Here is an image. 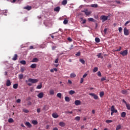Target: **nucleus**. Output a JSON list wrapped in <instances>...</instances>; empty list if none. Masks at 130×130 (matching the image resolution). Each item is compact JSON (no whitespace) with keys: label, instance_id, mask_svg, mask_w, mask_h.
Wrapping results in <instances>:
<instances>
[{"label":"nucleus","instance_id":"f257e3e1","mask_svg":"<svg viewBox=\"0 0 130 130\" xmlns=\"http://www.w3.org/2000/svg\"><path fill=\"white\" fill-rule=\"evenodd\" d=\"M28 86H32V84H36L38 82V79L29 78L28 80L25 81Z\"/></svg>","mask_w":130,"mask_h":130},{"label":"nucleus","instance_id":"f03ea898","mask_svg":"<svg viewBox=\"0 0 130 130\" xmlns=\"http://www.w3.org/2000/svg\"><path fill=\"white\" fill-rule=\"evenodd\" d=\"M82 13H84L86 16H89L92 14V12L88 11V9H85L83 11H82Z\"/></svg>","mask_w":130,"mask_h":130},{"label":"nucleus","instance_id":"7ed1b4c3","mask_svg":"<svg viewBox=\"0 0 130 130\" xmlns=\"http://www.w3.org/2000/svg\"><path fill=\"white\" fill-rule=\"evenodd\" d=\"M101 20H103V22H105V21H107V20H108V16L102 15L101 16Z\"/></svg>","mask_w":130,"mask_h":130},{"label":"nucleus","instance_id":"20e7f679","mask_svg":"<svg viewBox=\"0 0 130 130\" xmlns=\"http://www.w3.org/2000/svg\"><path fill=\"white\" fill-rule=\"evenodd\" d=\"M127 50H125L123 51L122 52H120V54H121L122 56H125V55H127Z\"/></svg>","mask_w":130,"mask_h":130},{"label":"nucleus","instance_id":"39448f33","mask_svg":"<svg viewBox=\"0 0 130 130\" xmlns=\"http://www.w3.org/2000/svg\"><path fill=\"white\" fill-rule=\"evenodd\" d=\"M124 34L126 36H127L129 34V31H128V29L126 28V27H124Z\"/></svg>","mask_w":130,"mask_h":130},{"label":"nucleus","instance_id":"423d86ee","mask_svg":"<svg viewBox=\"0 0 130 130\" xmlns=\"http://www.w3.org/2000/svg\"><path fill=\"white\" fill-rule=\"evenodd\" d=\"M89 95L90 96H92V97H93L95 100H97V99H98V95L95 94V93H89Z\"/></svg>","mask_w":130,"mask_h":130},{"label":"nucleus","instance_id":"0eeeda50","mask_svg":"<svg viewBox=\"0 0 130 130\" xmlns=\"http://www.w3.org/2000/svg\"><path fill=\"white\" fill-rule=\"evenodd\" d=\"M111 111L114 112V113H117V110H116L114 106H112L111 108Z\"/></svg>","mask_w":130,"mask_h":130},{"label":"nucleus","instance_id":"6e6552de","mask_svg":"<svg viewBox=\"0 0 130 130\" xmlns=\"http://www.w3.org/2000/svg\"><path fill=\"white\" fill-rule=\"evenodd\" d=\"M44 95V93L42 92H40L38 94V98H40V99L43 98V96Z\"/></svg>","mask_w":130,"mask_h":130},{"label":"nucleus","instance_id":"1a4fd4ad","mask_svg":"<svg viewBox=\"0 0 130 130\" xmlns=\"http://www.w3.org/2000/svg\"><path fill=\"white\" fill-rule=\"evenodd\" d=\"M11 85H12V83L11 82V80H10V79L7 80V81L6 82V86L7 87H10V86H11Z\"/></svg>","mask_w":130,"mask_h":130},{"label":"nucleus","instance_id":"9d476101","mask_svg":"<svg viewBox=\"0 0 130 130\" xmlns=\"http://www.w3.org/2000/svg\"><path fill=\"white\" fill-rule=\"evenodd\" d=\"M59 125L60 126H61V127H63V126H66V123H64L63 122H60L59 123Z\"/></svg>","mask_w":130,"mask_h":130},{"label":"nucleus","instance_id":"9b49d317","mask_svg":"<svg viewBox=\"0 0 130 130\" xmlns=\"http://www.w3.org/2000/svg\"><path fill=\"white\" fill-rule=\"evenodd\" d=\"M52 116L54 118H57V117H58V114H57V113H54L52 114Z\"/></svg>","mask_w":130,"mask_h":130},{"label":"nucleus","instance_id":"f8f14e48","mask_svg":"<svg viewBox=\"0 0 130 130\" xmlns=\"http://www.w3.org/2000/svg\"><path fill=\"white\" fill-rule=\"evenodd\" d=\"M75 105H81V101H79V100H76L75 102Z\"/></svg>","mask_w":130,"mask_h":130},{"label":"nucleus","instance_id":"ddd939ff","mask_svg":"<svg viewBox=\"0 0 130 130\" xmlns=\"http://www.w3.org/2000/svg\"><path fill=\"white\" fill-rule=\"evenodd\" d=\"M25 125H26V126H28V127H32V125H31V124L29 122H25Z\"/></svg>","mask_w":130,"mask_h":130},{"label":"nucleus","instance_id":"4468645a","mask_svg":"<svg viewBox=\"0 0 130 130\" xmlns=\"http://www.w3.org/2000/svg\"><path fill=\"white\" fill-rule=\"evenodd\" d=\"M17 58H18V55L15 54L12 58V60H17Z\"/></svg>","mask_w":130,"mask_h":130},{"label":"nucleus","instance_id":"2eb2a0df","mask_svg":"<svg viewBox=\"0 0 130 130\" xmlns=\"http://www.w3.org/2000/svg\"><path fill=\"white\" fill-rule=\"evenodd\" d=\"M96 56L98 57V58H103V56H102V53H100L96 55Z\"/></svg>","mask_w":130,"mask_h":130},{"label":"nucleus","instance_id":"dca6fc26","mask_svg":"<svg viewBox=\"0 0 130 130\" xmlns=\"http://www.w3.org/2000/svg\"><path fill=\"white\" fill-rule=\"evenodd\" d=\"M60 10V8L59 7H57L55 8H54V11L55 12H59Z\"/></svg>","mask_w":130,"mask_h":130},{"label":"nucleus","instance_id":"f3484780","mask_svg":"<svg viewBox=\"0 0 130 130\" xmlns=\"http://www.w3.org/2000/svg\"><path fill=\"white\" fill-rule=\"evenodd\" d=\"M75 93H76L75 90H70L69 91V94H70V95H74Z\"/></svg>","mask_w":130,"mask_h":130},{"label":"nucleus","instance_id":"a211bd4d","mask_svg":"<svg viewBox=\"0 0 130 130\" xmlns=\"http://www.w3.org/2000/svg\"><path fill=\"white\" fill-rule=\"evenodd\" d=\"M24 9L25 10H27V11H30V10H31V9H32V7H31V6H27L24 7Z\"/></svg>","mask_w":130,"mask_h":130},{"label":"nucleus","instance_id":"6ab92c4d","mask_svg":"<svg viewBox=\"0 0 130 130\" xmlns=\"http://www.w3.org/2000/svg\"><path fill=\"white\" fill-rule=\"evenodd\" d=\"M8 122H9V123H13V122H14V119L12 118H10L8 119Z\"/></svg>","mask_w":130,"mask_h":130},{"label":"nucleus","instance_id":"aec40b11","mask_svg":"<svg viewBox=\"0 0 130 130\" xmlns=\"http://www.w3.org/2000/svg\"><path fill=\"white\" fill-rule=\"evenodd\" d=\"M37 67V64L36 63L31 64L30 66V68L31 69H35Z\"/></svg>","mask_w":130,"mask_h":130},{"label":"nucleus","instance_id":"412c9836","mask_svg":"<svg viewBox=\"0 0 130 130\" xmlns=\"http://www.w3.org/2000/svg\"><path fill=\"white\" fill-rule=\"evenodd\" d=\"M68 4V1L67 0H63L62 2V5L63 6H66Z\"/></svg>","mask_w":130,"mask_h":130},{"label":"nucleus","instance_id":"4be33fe9","mask_svg":"<svg viewBox=\"0 0 130 130\" xmlns=\"http://www.w3.org/2000/svg\"><path fill=\"white\" fill-rule=\"evenodd\" d=\"M39 59L38 58H34L33 59H32V62H37L39 61Z\"/></svg>","mask_w":130,"mask_h":130},{"label":"nucleus","instance_id":"5701e85b","mask_svg":"<svg viewBox=\"0 0 130 130\" xmlns=\"http://www.w3.org/2000/svg\"><path fill=\"white\" fill-rule=\"evenodd\" d=\"M125 115H126V113L123 112L121 113V117H125Z\"/></svg>","mask_w":130,"mask_h":130},{"label":"nucleus","instance_id":"b1692460","mask_svg":"<svg viewBox=\"0 0 130 130\" xmlns=\"http://www.w3.org/2000/svg\"><path fill=\"white\" fill-rule=\"evenodd\" d=\"M49 93L50 95H54V90L53 89H51L49 91Z\"/></svg>","mask_w":130,"mask_h":130},{"label":"nucleus","instance_id":"393cba45","mask_svg":"<svg viewBox=\"0 0 130 130\" xmlns=\"http://www.w3.org/2000/svg\"><path fill=\"white\" fill-rule=\"evenodd\" d=\"M76 75L75 73H71L70 74V77L71 78H76Z\"/></svg>","mask_w":130,"mask_h":130},{"label":"nucleus","instance_id":"a878e982","mask_svg":"<svg viewBox=\"0 0 130 130\" xmlns=\"http://www.w3.org/2000/svg\"><path fill=\"white\" fill-rule=\"evenodd\" d=\"M80 20H81V21H83L82 22V24H86V22L87 21V20L86 19H83V18H81Z\"/></svg>","mask_w":130,"mask_h":130},{"label":"nucleus","instance_id":"bb28decb","mask_svg":"<svg viewBox=\"0 0 130 130\" xmlns=\"http://www.w3.org/2000/svg\"><path fill=\"white\" fill-rule=\"evenodd\" d=\"M55 72H57V69L56 68H54L53 69H51L50 70V72L51 73H54Z\"/></svg>","mask_w":130,"mask_h":130},{"label":"nucleus","instance_id":"cd10ccee","mask_svg":"<svg viewBox=\"0 0 130 130\" xmlns=\"http://www.w3.org/2000/svg\"><path fill=\"white\" fill-rule=\"evenodd\" d=\"M95 41L96 43H99V42H100V39H99V38H95Z\"/></svg>","mask_w":130,"mask_h":130},{"label":"nucleus","instance_id":"c85d7f7f","mask_svg":"<svg viewBox=\"0 0 130 130\" xmlns=\"http://www.w3.org/2000/svg\"><path fill=\"white\" fill-rule=\"evenodd\" d=\"M75 120H77V121H80V120L81 119V117L80 116H77L75 118Z\"/></svg>","mask_w":130,"mask_h":130},{"label":"nucleus","instance_id":"c756f323","mask_svg":"<svg viewBox=\"0 0 130 130\" xmlns=\"http://www.w3.org/2000/svg\"><path fill=\"white\" fill-rule=\"evenodd\" d=\"M121 93H122V94H127V90H122L121 91Z\"/></svg>","mask_w":130,"mask_h":130},{"label":"nucleus","instance_id":"7c9ffc66","mask_svg":"<svg viewBox=\"0 0 130 130\" xmlns=\"http://www.w3.org/2000/svg\"><path fill=\"white\" fill-rule=\"evenodd\" d=\"M98 71V68L95 67L92 70L93 73H96V72Z\"/></svg>","mask_w":130,"mask_h":130},{"label":"nucleus","instance_id":"2f4dec72","mask_svg":"<svg viewBox=\"0 0 130 130\" xmlns=\"http://www.w3.org/2000/svg\"><path fill=\"white\" fill-rule=\"evenodd\" d=\"M65 101L67 102H70V101H71V100L70 99V98L68 97V96H66L65 97Z\"/></svg>","mask_w":130,"mask_h":130},{"label":"nucleus","instance_id":"473e14b6","mask_svg":"<svg viewBox=\"0 0 130 130\" xmlns=\"http://www.w3.org/2000/svg\"><path fill=\"white\" fill-rule=\"evenodd\" d=\"M91 8H98V5L97 4H92L91 5Z\"/></svg>","mask_w":130,"mask_h":130},{"label":"nucleus","instance_id":"72a5a7b5","mask_svg":"<svg viewBox=\"0 0 130 130\" xmlns=\"http://www.w3.org/2000/svg\"><path fill=\"white\" fill-rule=\"evenodd\" d=\"M120 128H121V125L119 124L117 126L116 130H119Z\"/></svg>","mask_w":130,"mask_h":130},{"label":"nucleus","instance_id":"f704fd0d","mask_svg":"<svg viewBox=\"0 0 130 130\" xmlns=\"http://www.w3.org/2000/svg\"><path fill=\"white\" fill-rule=\"evenodd\" d=\"M32 123L33 124L36 125V124H37V123H38V122H37V120H33L32 121Z\"/></svg>","mask_w":130,"mask_h":130},{"label":"nucleus","instance_id":"c9c22d12","mask_svg":"<svg viewBox=\"0 0 130 130\" xmlns=\"http://www.w3.org/2000/svg\"><path fill=\"white\" fill-rule=\"evenodd\" d=\"M88 20L89 21V22H94L95 21L93 18H89Z\"/></svg>","mask_w":130,"mask_h":130},{"label":"nucleus","instance_id":"e433bc0d","mask_svg":"<svg viewBox=\"0 0 130 130\" xmlns=\"http://www.w3.org/2000/svg\"><path fill=\"white\" fill-rule=\"evenodd\" d=\"M126 107L128 110H130V105L129 104H126Z\"/></svg>","mask_w":130,"mask_h":130},{"label":"nucleus","instance_id":"4c0bfd02","mask_svg":"<svg viewBox=\"0 0 130 130\" xmlns=\"http://www.w3.org/2000/svg\"><path fill=\"white\" fill-rule=\"evenodd\" d=\"M18 86V84L16 83V84H14L13 87L14 89H17Z\"/></svg>","mask_w":130,"mask_h":130},{"label":"nucleus","instance_id":"58836bf2","mask_svg":"<svg viewBox=\"0 0 130 130\" xmlns=\"http://www.w3.org/2000/svg\"><path fill=\"white\" fill-rule=\"evenodd\" d=\"M79 61H80V62H81V63H82V64H85V60H84V59H80L79 60Z\"/></svg>","mask_w":130,"mask_h":130},{"label":"nucleus","instance_id":"ea45409f","mask_svg":"<svg viewBox=\"0 0 130 130\" xmlns=\"http://www.w3.org/2000/svg\"><path fill=\"white\" fill-rule=\"evenodd\" d=\"M100 97H103V96H104V92L102 91L100 92Z\"/></svg>","mask_w":130,"mask_h":130},{"label":"nucleus","instance_id":"a19ab883","mask_svg":"<svg viewBox=\"0 0 130 130\" xmlns=\"http://www.w3.org/2000/svg\"><path fill=\"white\" fill-rule=\"evenodd\" d=\"M20 63H21V64H26V61L21 60L20 61Z\"/></svg>","mask_w":130,"mask_h":130},{"label":"nucleus","instance_id":"79ce46f5","mask_svg":"<svg viewBox=\"0 0 130 130\" xmlns=\"http://www.w3.org/2000/svg\"><path fill=\"white\" fill-rule=\"evenodd\" d=\"M42 88V84H41L37 86V89H41Z\"/></svg>","mask_w":130,"mask_h":130},{"label":"nucleus","instance_id":"37998d69","mask_svg":"<svg viewBox=\"0 0 130 130\" xmlns=\"http://www.w3.org/2000/svg\"><path fill=\"white\" fill-rule=\"evenodd\" d=\"M23 112H25V113H28V112H29V110H28L26 109H23Z\"/></svg>","mask_w":130,"mask_h":130},{"label":"nucleus","instance_id":"c03bdc74","mask_svg":"<svg viewBox=\"0 0 130 130\" xmlns=\"http://www.w3.org/2000/svg\"><path fill=\"white\" fill-rule=\"evenodd\" d=\"M23 74H20L18 76L19 79H20V80L23 79Z\"/></svg>","mask_w":130,"mask_h":130},{"label":"nucleus","instance_id":"a18cd8bd","mask_svg":"<svg viewBox=\"0 0 130 130\" xmlns=\"http://www.w3.org/2000/svg\"><path fill=\"white\" fill-rule=\"evenodd\" d=\"M57 97H58V98H61V93H58L57 94Z\"/></svg>","mask_w":130,"mask_h":130},{"label":"nucleus","instance_id":"49530a36","mask_svg":"<svg viewBox=\"0 0 130 130\" xmlns=\"http://www.w3.org/2000/svg\"><path fill=\"white\" fill-rule=\"evenodd\" d=\"M68 22L69 21H68V20L67 19H64L63 21V24H64L65 25H66V24H68Z\"/></svg>","mask_w":130,"mask_h":130},{"label":"nucleus","instance_id":"de8ad7c7","mask_svg":"<svg viewBox=\"0 0 130 130\" xmlns=\"http://www.w3.org/2000/svg\"><path fill=\"white\" fill-rule=\"evenodd\" d=\"M106 122H107V123H111V122H112V120H107L106 121Z\"/></svg>","mask_w":130,"mask_h":130},{"label":"nucleus","instance_id":"09e8293b","mask_svg":"<svg viewBox=\"0 0 130 130\" xmlns=\"http://www.w3.org/2000/svg\"><path fill=\"white\" fill-rule=\"evenodd\" d=\"M76 56H80L81 55V52H78L76 54Z\"/></svg>","mask_w":130,"mask_h":130},{"label":"nucleus","instance_id":"8fccbe9b","mask_svg":"<svg viewBox=\"0 0 130 130\" xmlns=\"http://www.w3.org/2000/svg\"><path fill=\"white\" fill-rule=\"evenodd\" d=\"M87 76H88V74L87 73H85L83 75L82 78L84 79L85 78H86V77H87Z\"/></svg>","mask_w":130,"mask_h":130},{"label":"nucleus","instance_id":"3c124183","mask_svg":"<svg viewBox=\"0 0 130 130\" xmlns=\"http://www.w3.org/2000/svg\"><path fill=\"white\" fill-rule=\"evenodd\" d=\"M98 76L99 77H101L102 75H101V72H100V71H99V72H98Z\"/></svg>","mask_w":130,"mask_h":130},{"label":"nucleus","instance_id":"603ef678","mask_svg":"<svg viewBox=\"0 0 130 130\" xmlns=\"http://www.w3.org/2000/svg\"><path fill=\"white\" fill-rule=\"evenodd\" d=\"M118 30H119V32L120 33H121V32H122V28H121V27H119Z\"/></svg>","mask_w":130,"mask_h":130},{"label":"nucleus","instance_id":"864d4df0","mask_svg":"<svg viewBox=\"0 0 130 130\" xmlns=\"http://www.w3.org/2000/svg\"><path fill=\"white\" fill-rule=\"evenodd\" d=\"M106 80V78L105 77H103L101 79V82H103V81H105Z\"/></svg>","mask_w":130,"mask_h":130},{"label":"nucleus","instance_id":"5fc2aeb1","mask_svg":"<svg viewBox=\"0 0 130 130\" xmlns=\"http://www.w3.org/2000/svg\"><path fill=\"white\" fill-rule=\"evenodd\" d=\"M17 103H21V99H19L17 100H16Z\"/></svg>","mask_w":130,"mask_h":130},{"label":"nucleus","instance_id":"6e6d98bb","mask_svg":"<svg viewBox=\"0 0 130 130\" xmlns=\"http://www.w3.org/2000/svg\"><path fill=\"white\" fill-rule=\"evenodd\" d=\"M84 82V78H81L80 79V83L82 84Z\"/></svg>","mask_w":130,"mask_h":130},{"label":"nucleus","instance_id":"4d7b16f0","mask_svg":"<svg viewBox=\"0 0 130 130\" xmlns=\"http://www.w3.org/2000/svg\"><path fill=\"white\" fill-rule=\"evenodd\" d=\"M20 71H21V73H24L25 69H24V68H21Z\"/></svg>","mask_w":130,"mask_h":130},{"label":"nucleus","instance_id":"13d9d810","mask_svg":"<svg viewBox=\"0 0 130 130\" xmlns=\"http://www.w3.org/2000/svg\"><path fill=\"white\" fill-rule=\"evenodd\" d=\"M55 63H58V58H56L55 60Z\"/></svg>","mask_w":130,"mask_h":130},{"label":"nucleus","instance_id":"bf43d9fd","mask_svg":"<svg viewBox=\"0 0 130 130\" xmlns=\"http://www.w3.org/2000/svg\"><path fill=\"white\" fill-rule=\"evenodd\" d=\"M66 113H70V114H72L73 113V111H67L66 112Z\"/></svg>","mask_w":130,"mask_h":130},{"label":"nucleus","instance_id":"052dcab7","mask_svg":"<svg viewBox=\"0 0 130 130\" xmlns=\"http://www.w3.org/2000/svg\"><path fill=\"white\" fill-rule=\"evenodd\" d=\"M120 50H121V47H120L119 49L116 50V51H120Z\"/></svg>","mask_w":130,"mask_h":130},{"label":"nucleus","instance_id":"680f3d73","mask_svg":"<svg viewBox=\"0 0 130 130\" xmlns=\"http://www.w3.org/2000/svg\"><path fill=\"white\" fill-rule=\"evenodd\" d=\"M130 22V21H126V22H125V26H126V25H127V24H128V23H129Z\"/></svg>","mask_w":130,"mask_h":130},{"label":"nucleus","instance_id":"e2e57ef3","mask_svg":"<svg viewBox=\"0 0 130 130\" xmlns=\"http://www.w3.org/2000/svg\"><path fill=\"white\" fill-rule=\"evenodd\" d=\"M40 111H41V110H40V108H39V109H38L37 110V112H38V113H39V112H40Z\"/></svg>","mask_w":130,"mask_h":130},{"label":"nucleus","instance_id":"0e129e2a","mask_svg":"<svg viewBox=\"0 0 130 130\" xmlns=\"http://www.w3.org/2000/svg\"><path fill=\"white\" fill-rule=\"evenodd\" d=\"M29 49H34V47H33V46H30L29 47Z\"/></svg>","mask_w":130,"mask_h":130},{"label":"nucleus","instance_id":"69168bd1","mask_svg":"<svg viewBox=\"0 0 130 130\" xmlns=\"http://www.w3.org/2000/svg\"><path fill=\"white\" fill-rule=\"evenodd\" d=\"M31 99V97H28L26 99V101H29Z\"/></svg>","mask_w":130,"mask_h":130},{"label":"nucleus","instance_id":"338daca9","mask_svg":"<svg viewBox=\"0 0 130 130\" xmlns=\"http://www.w3.org/2000/svg\"><path fill=\"white\" fill-rule=\"evenodd\" d=\"M68 83H69V84H72V81H71L70 80H68Z\"/></svg>","mask_w":130,"mask_h":130},{"label":"nucleus","instance_id":"774afa93","mask_svg":"<svg viewBox=\"0 0 130 130\" xmlns=\"http://www.w3.org/2000/svg\"><path fill=\"white\" fill-rule=\"evenodd\" d=\"M53 130H58V128H57V127H54Z\"/></svg>","mask_w":130,"mask_h":130}]
</instances>
